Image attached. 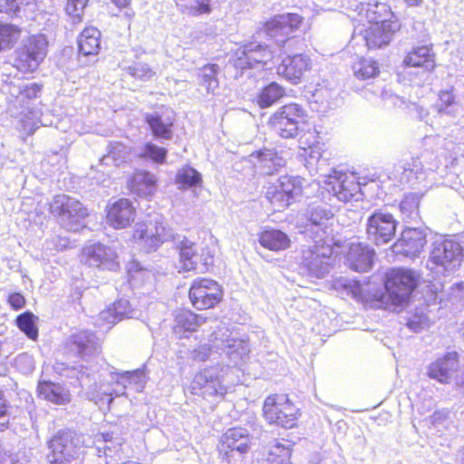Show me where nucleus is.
Returning <instances> with one entry per match:
<instances>
[{
    "label": "nucleus",
    "instance_id": "a18cd8bd",
    "mask_svg": "<svg viewBox=\"0 0 464 464\" xmlns=\"http://www.w3.org/2000/svg\"><path fill=\"white\" fill-rule=\"evenodd\" d=\"M87 3L88 0H67L65 11L71 17L72 23L78 24L82 22Z\"/></svg>",
    "mask_w": 464,
    "mask_h": 464
},
{
    "label": "nucleus",
    "instance_id": "f03ea898",
    "mask_svg": "<svg viewBox=\"0 0 464 464\" xmlns=\"http://www.w3.org/2000/svg\"><path fill=\"white\" fill-rule=\"evenodd\" d=\"M262 417L270 426L291 430L298 427L302 410L288 393L272 392L263 401Z\"/></svg>",
    "mask_w": 464,
    "mask_h": 464
},
{
    "label": "nucleus",
    "instance_id": "603ef678",
    "mask_svg": "<svg viewBox=\"0 0 464 464\" xmlns=\"http://www.w3.org/2000/svg\"><path fill=\"white\" fill-rule=\"evenodd\" d=\"M7 303L14 310H19L25 305L26 301L21 293L14 292L8 295Z\"/></svg>",
    "mask_w": 464,
    "mask_h": 464
},
{
    "label": "nucleus",
    "instance_id": "6ab92c4d",
    "mask_svg": "<svg viewBox=\"0 0 464 464\" xmlns=\"http://www.w3.org/2000/svg\"><path fill=\"white\" fill-rule=\"evenodd\" d=\"M208 318L189 308L180 307L172 314L171 332L178 339L189 338L198 332Z\"/></svg>",
    "mask_w": 464,
    "mask_h": 464
},
{
    "label": "nucleus",
    "instance_id": "2f4dec72",
    "mask_svg": "<svg viewBox=\"0 0 464 464\" xmlns=\"http://www.w3.org/2000/svg\"><path fill=\"white\" fill-rule=\"evenodd\" d=\"M101 48V34L95 27H86L78 37V49L84 56L98 54Z\"/></svg>",
    "mask_w": 464,
    "mask_h": 464
},
{
    "label": "nucleus",
    "instance_id": "49530a36",
    "mask_svg": "<svg viewBox=\"0 0 464 464\" xmlns=\"http://www.w3.org/2000/svg\"><path fill=\"white\" fill-rule=\"evenodd\" d=\"M298 136L300 147L304 150H312L320 144L319 131L314 127L307 129L303 133L300 132Z\"/></svg>",
    "mask_w": 464,
    "mask_h": 464
},
{
    "label": "nucleus",
    "instance_id": "37998d69",
    "mask_svg": "<svg viewBox=\"0 0 464 464\" xmlns=\"http://www.w3.org/2000/svg\"><path fill=\"white\" fill-rule=\"evenodd\" d=\"M227 393V388L223 383V380L217 374L210 372L208 382L204 392V398H223Z\"/></svg>",
    "mask_w": 464,
    "mask_h": 464
},
{
    "label": "nucleus",
    "instance_id": "b1692460",
    "mask_svg": "<svg viewBox=\"0 0 464 464\" xmlns=\"http://www.w3.org/2000/svg\"><path fill=\"white\" fill-rule=\"evenodd\" d=\"M156 176L145 169L134 170L127 179L129 192L136 197L149 198L157 190Z\"/></svg>",
    "mask_w": 464,
    "mask_h": 464
},
{
    "label": "nucleus",
    "instance_id": "ddd939ff",
    "mask_svg": "<svg viewBox=\"0 0 464 464\" xmlns=\"http://www.w3.org/2000/svg\"><path fill=\"white\" fill-rule=\"evenodd\" d=\"M464 253L459 243L452 239H442L433 243L428 262L431 269L446 274L459 268Z\"/></svg>",
    "mask_w": 464,
    "mask_h": 464
},
{
    "label": "nucleus",
    "instance_id": "f257e3e1",
    "mask_svg": "<svg viewBox=\"0 0 464 464\" xmlns=\"http://www.w3.org/2000/svg\"><path fill=\"white\" fill-rule=\"evenodd\" d=\"M354 26L366 48L375 51L391 44L401 23L389 5L376 2L361 5Z\"/></svg>",
    "mask_w": 464,
    "mask_h": 464
},
{
    "label": "nucleus",
    "instance_id": "20e7f679",
    "mask_svg": "<svg viewBox=\"0 0 464 464\" xmlns=\"http://www.w3.org/2000/svg\"><path fill=\"white\" fill-rule=\"evenodd\" d=\"M47 447L49 464H73L85 455L83 440L70 429L58 430L47 440Z\"/></svg>",
    "mask_w": 464,
    "mask_h": 464
},
{
    "label": "nucleus",
    "instance_id": "8fccbe9b",
    "mask_svg": "<svg viewBox=\"0 0 464 464\" xmlns=\"http://www.w3.org/2000/svg\"><path fill=\"white\" fill-rule=\"evenodd\" d=\"M428 325V319L423 314H413L407 321V326L413 332H420Z\"/></svg>",
    "mask_w": 464,
    "mask_h": 464
},
{
    "label": "nucleus",
    "instance_id": "dca6fc26",
    "mask_svg": "<svg viewBox=\"0 0 464 464\" xmlns=\"http://www.w3.org/2000/svg\"><path fill=\"white\" fill-rule=\"evenodd\" d=\"M136 218L137 208L128 198H120L106 206L105 221L113 229L130 227Z\"/></svg>",
    "mask_w": 464,
    "mask_h": 464
},
{
    "label": "nucleus",
    "instance_id": "c9c22d12",
    "mask_svg": "<svg viewBox=\"0 0 464 464\" xmlns=\"http://www.w3.org/2000/svg\"><path fill=\"white\" fill-rule=\"evenodd\" d=\"M249 157L256 160L259 168L265 169L266 174H273L280 166V157L276 150L263 148L253 151Z\"/></svg>",
    "mask_w": 464,
    "mask_h": 464
},
{
    "label": "nucleus",
    "instance_id": "5fc2aeb1",
    "mask_svg": "<svg viewBox=\"0 0 464 464\" xmlns=\"http://www.w3.org/2000/svg\"><path fill=\"white\" fill-rule=\"evenodd\" d=\"M0 464H16V462L4 449L0 448Z\"/></svg>",
    "mask_w": 464,
    "mask_h": 464
},
{
    "label": "nucleus",
    "instance_id": "393cba45",
    "mask_svg": "<svg viewBox=\"0 0 464 464\" xmlns=\"http://www.w3.org/2000/svg\"><path fill=\"white\" fill-rule=\"evenodd\" d=\"M333 249L329 244L315 242L313 246L303 250L301 266L310 274L317 275L322 269L324 260L332 255Z\"/></svg>",
    "mask_w": 464,
    "mask_h": 464
},
{
    "label": "nucleus",
    "instance_id": "a19ab883",
    "mask_svg": "<svg viewBox=\"0 0 464 464\" xmlns=\"http://www.w3.org/2000/svg\"><path fill=\"white\" fill-rule=\"evenodd\" d=\"M456 104L457 101L456 96L453 93V89L441 90L438 93V100L434 107L438 113L449 114Z\"/></svg>",
    "mask_w": 464,
    "mask_h": 464
},
{
    "label": "nucleus",
    "instance_id": "1a4fd4ad",
    "mask_svg": "<svg viewBox=\"0 0 464 464\" xmlns=\"http://www.w3.org/2000/svg\"><path fill=\"white\" fill-rule=\"evenodd\" d=\"M304 20L296 13L275 14L261 24L257 34L264 35L276 46L284 47L291 39L290 34L299 30Z\"/></svg>",
    "mask_w": 464,
    "mask_h": 464
},
{
    "label": "nucleus",
    "instance_id": "79ce46f5",
    "mask_svg": "<svg viewBox=\"0 0 464 464\" xmlns=\"http://www.w3.org/2000/svg\"><path fill=\"white\" fill-rule=\"evenodd\" d=\"M34 4V0H0V13L10 16H16L21 12H25Z\"/></svg>",
    "mask_w": 464,
    "mask_h": 464
},
{
    "label": "nucleus",
    "instance_id": "f3484780",
    "mask_svg": "<svg viewBox=\"0 0 464 464\" xmlns=\"http://www.w3.org/2000/svg\"><path fill=\"white\" fill-rule=\"evenodd\" d=\"M250 447L248 433L242 428H230L222 434L217 450L222 460L230 463L234 452L245 454Z\"/></svg>",
    "mask_w": 464,
    "mask_h": 464
},
{
    "label": "nucleus",
    "instance_id": "09e8293b",
    "mask_svg": "<svg viewBox=\"0 0 464 464\" xmlns=\"http://www.w3.org/2000/svg\"><path fill=\"white\" fill-rule=\"evenodd\" d=\"M90 343L89 334L85 332L72 334L68 340V347L72 351L82 353L87 349Z\"/></svg>",
    "mask_w": 464,
    "mask_h": 464
},
{
    "label": "nucleus",
    "instance_id": "9b49d317",
    "mask_svg": "<svg viewBox=\"0 0 464 464\" xmlns=\"http://www.w3.org/2000/svg\"><path fill=\"white\" fill-rule=\"evenodd\" d=\"M188 297L196 311L211 310L223 302L224 289L212 278L198 277L191 281Z\"/></svg>",
    "mask_w": 464,
    "mask_h": 464
},
{
    "label": "nucleus",
    "instance_id": "2eb2a0df",
    "mask_svg": "<svg viewBox=\"0 0 464 464\" xmlns=\"http://www.w3.org/2000/svg\"><path fill=\"white\" fill-rule=\"evenodd\" d=\"M311 58L304 53L289 54L276 65V73L285 81L296 85L301 83L312 71Z\"/></svg>",
    "mask_w": 464,
    "mask_h": 464
},
{
    "label": "nucleus",
    "instance_id": "4d7b16f0",
    "mask_svg": "<svg viewBox=\"0 0 464 464\" xmlns=\"http://www.w3.org/2000/svg\"><path fill=\"white\" fill-rule=\"evenodd\" d=\"M112 2L120 8L128 7L131 0H112Z\"/></svg>",
    "mask_w": 464,
    "mask_h": 464
},
{
    "label": "nucleus",
    "instance_id": "bb28decb",
    "mask_svg": "<svg viewBox=\"0 0 464 464\" xmlns=\"http://www.w3.org/2000/svg\"><path fill=\"white\" fill-rule=\"evenodd\" d=\"M404 67L422 68L427 72H432L436 68V53L432 44H423L413 47L403 59Z\"/></svg>",
    "mask_w": 464,
    "mask_h": 464
},
{
    "label": "nucleus",
    "instance_id": "58836bf2",
    "mask_svg": "<svg viewBox=\"0 0 464 464\" xmlns=\"http://www.w3.org/2000/svg\"><path fill=\"white\" fill-rule=\"evenodd\" d=\"M218 65L216 63H208L200 68L199 83L206 88L208 92L214 93L218 88Z\"/></svg>",
    "mask_w": 464,
    "mask_h": 464
},
{
    "label": "nucleus",
    "instance_id": "6e6552de",
    "mask_svg": "<svg viewBox=\"0 0 464 464\" xmlns=\"http://www.w3.org/2000/svg\"><path fill=\"white\" fill-rule=\"evenodd\" d=\"M47 52L48 42L43 34L30 35L15 49L12 66L21 73H33L44 63Z\"/></svg>",
    "mask_w": 464,
    "mask_h": 464
},
{
    "label": "nucleus",
    "instance_id": "f704fd0d",
    "mask_svg": "<svg viewBox=\"0 0 464 464\" xmlns=\"http://www.w3.org/2000/svg\"><path fill=\"white\" fill-rule=\"evenodd\" d=\"M22 34L21 26L0 21V53L13 49L20 41Z\"/></svg>",
    "mask_w": 464,
    "mask_h": 464
},
{
    "label": "nucleus",
    "instance_id": "473e14b6",
    "mask_svg": "<svg viewBox=\"0 0 464 464\" xmlns=\"http://www.w3.org/2000/svg\"><path fill=\"white\" fill-rule=\"evenodd\" d=\"M353 75L361 81L377 78L381 73L380 63L372 57L361 56L352 65Z\"/></svg>",
    "mask_w": 464,
    "mask_h": 464
},
{
    "label": "nucleus",
    "instance_id": "4c0bfd02",
    "mask_svg": "<svg viewBox=\"0 0 464 464\" xmlns=\"http://www.w3.org/2000/svg\"><path fill=\"white\" fill-rule=\"evenodd\" d=\"M400 212L404 222L416 221L420 218V198L416 194H407L399 205Z\"/></svg>",
    "mask_w": 464,
    "mask_h": 464
},
{
    "label": "nucleus",
    "instance_id": "de8ad7c7",
    "mask_svg": "<svg viewBox=\"0 0 464 464\" xmlns=\"http://www.w3.org/2000/svg\"><path fill=\"white\" fill-rule=\"evenodd\" d=\"M168 150L152 142H148L143 146V156L150 159L152 161L162 164L166 161Z\"/></svg>",
    "mask_w": 464,
    "mask_h": 464
},
{
    "label": "nucleus",
    "instance_id": "c756f323",
    "mask_svg": "<svg viewBox=\"0 0 464 464\" xmlns=\"http://www.w3.org/2000/svg\"><path fill=\"white\" fill-rule=\"evenodd\" d=\"M295 442L285 439H276L266 448V460L268 464H292Z\"/></svg>",
    "mask_w": 464,
    "mask_h": 464
},
{
    "label": "nucleus",
    "instance_id": "ea45409f",
    "mask_svg": "<svg viewBox=\"0 0 464 464\" xmlns=\"http://www.w3.org/2000/svg\"><path fill=\"white\" fill-rule=\"evenodd\" d=\"M37 317L30 311L24 312L16 316V326L31 340L38 338Z\"/></svg>",
    "mask_w": 464,
    "mask_h": 464
},
{
    "label": "nucleus",
    "instance_id": "cd10ccee",
    "mask_svg": "<svg viewBox=\"0 0 464 464\" xmlns=\"http://www.w3.org/2000/svg\"><path fill=\"white\" fill-rule=\"evenodd\" d=\"M374 250L368 245L356 242L352 243L346 254L349 266L357 272L368 271L373 263Z\"/></svg>",
    "mask_w": 464,
    "mask_h": 464
},
{
    "label": "nucleus",
    "instance_id": "864d4df0",
    "mask_svg": "<svg viewBox=\"0 0 464 464\" xmlns=\"http://www.w3.org/2000/svg\"><path fill=\"white\" fill-rule=\"evenodd\" d=\"M8 406L4 398V393L0 391V430H3L8 427Z\"/></svg>",
    "mask_w": 464,
    "mask_h": 464
},
{
    "label": "nucleus",
    "instance_id": "7c9ffc66",
    "mask_svg": "<svg viewBox=\"0 0 464 464\" xmlns=\"http://www.w3.org/2000/svg\"><path fill=\"white\" fill-rule=\"evenodd\" d=\"M285 96V88L276 82H271L259 90L254 99V102L258 108L266 109L276 104Z\"/></svg>",
    "mask_w": 464,
    "mask_h": 464
},
{
    "label": "nucleus",
    "instance_id": "72a5a7b5",
    "mask_svg": "<svg viewBox=\"0 0 464 464\" xmlns=\"http://www.w3.org/2000/svg\"><path fill=\"white\" fill-rule=\"evenodd\" d=\"M144 119L155 138L162 140H170L172 138V128L175 122L173 117L163 121L159 114H147Z\"/></svg>",
    "mask_w": 464,
    "mask_h": 464
},
{
    "label": "nucleus",
    "instance_id": "7ed1b4c3",
    "mask_svg": "<svg viewBox=\"0 0 464 464\" xmlns=\"http://www.w3.org/2000/svg\"><path fill=\"white\" fill-rule=\"evenodd\" d=\"M419 275L412 269L392 267L383 278L385 304L394 307H405L419 285Z\"/></svg>",
    "mask_w": 464,
    "mask_h": 464
},
{
    "label": "nucleus",
    "instance_id": "4468645a",
    "mask_svg": "<svg viewBox=\"0 0 464 464\" xmlns=\"http://www.w3.org/2000/svg\"><path fill=\"white\" fill-rule=\"evenodd\" d=\"M398 225L393 214L381 209L374 210L365 223L367 239L375 246L388 244L395 237Z\"/></svg>",
    "mask_w": 464,
    "mask_h": 464
},
{
    "label": "nucleus",
    "instance_id": "412c9836",
    "mask_svg": "<svg viewBox=\"0 0 464 464\" xmlns=\"http://www.w3.org/2000/svg\"><path fill=\"white\" fill-rule=\"evenodd\" d=\"M459 367V355L457 352H448L432 362L427 374L430 379L440 383L447 384L450 382L452 373Z\"/></svg>",
    "mask_w": 464,
    "mask_h": 464
},
{
    "label": "nucleus",
    "instance_id": "a878e982",
    "mask_svg": "<svg viewBox=\"0 0 464 464\" xmlns=\"http://www.w3.org/2000/svg\"><path fill=\"white\" fill-rule=\"evenodd\" d=\"M44 85L40 82H30L21 85L15 95H13L14 107L22 110L25 116L34 114V104L41 97Z\"/></svg>",
    "mask_w": 464,
    "mask_h": 464
},
{
    "label": "nucleus",
    "instance_id": "5701e85b",
    "mask_svg": "<svg viewBox=\"0 0 464 464\" xmlns=\"http://www.w3.org/2000/svg\"><path fill=\"white\" fill-rule=\"evenodd\" d=\"M36 395L39 399L58 406H64L72 401V394L68 387L50 380L38 381Z\"/></svg>",
    "mask_w": 464,
    "mask_h": 464
},
{
    "label": "nucleus",
    "instance_id": "c85d7f7f",
    "mask_svg": "<svg viewBox=\"0 0 464 464\" xmlns=\"http://www.w3.org/2000/svg\"><path fill=\"white\" fill-rule=\"evenodd\" d=\"M260 246L272 252H282L290 248V237L283 230L275 227H265L258 233Z\"/></svg>",
    "mask_w": 464,
    "mask_h": 464
},
{
    "label": "nucleus",
    "instance_id": "3c124183",
    "mask_svg": "<svg viewBox=\"0 0 464 464\" xmlns=\"http://www.w3.org/2000/svg\"><path fill=\"white\" fill-rule=\"evenodd\" d=\"M209 1L210 0H199V2L190 9V14L193 16L210 14L212 12V6Z\"/></svg>",
    "mask_w": 464,
    "mask_h": 464
},
{
    "label": "nucleus",
    "instance_id": "423d86ee",
    "mask_svg": "<svg viewBox=\"0 0 464 464\" xmlns=\"http://www.w3.org/2000/svg\"><path fill=\"white\" fill-rule=\"evenodd\" d=\"M49 212L69 232L84 228V220L90 216L89 209L82 201L66 194L53 198L49 203Z\"/></svg>",
    "mask_w": 464,
    "mask_h": 464
},
{
    "label": "nucleus",
    "instance_id": "f8f14e48",
    "mask_svg": "<svg viewBox=\"0 0 464 464\" xmlns=\"http://www.w3.org/2000/svg\"><path fill=\"white\" fill-rule=\"evenodd\" d=\"M302 195V186L295 178L282 176L275 182L270 183L265 192L274 212H281L296 202Z\"/></svg>",
    "mask_w": 464,
    "mask_h": 464
},
{
    "label": "nucleus",
    "instance_id": "39448f33",
    "mask_svg": "<svg viewBox=\"0 0 464 464\" xmlns=\"http://www.w3.org/2000/svg\"><path fill=\"white\" fill-rule=\"evenodd\" d=\"M308 121L305 108L291 102L280 106L267 120L268 128L279 138L291 140L298 137L302 126Z\"/></svg>",
    "mask_w": 464,
    "mask_h": 464
},
{
    "label": "nucleus",
    "instance_id": "13d9d810",
    "mask_svg": "<svg viewBox=\"0 0 464 464\" xmlns=\"http://www.w3.org/2000/svg\"><path fill=\"white\" fill-rule=\"evenodd\" d=\"M404 2L408 6L417 7L422 4L423 0H404Z\"/></svg>",
    "mask_w": 464,
    "mask_h": 464
},
{
    "label": "nucleus",
    "instance_id": "a211bd4d",
    "mask_svg": "<svg viewBox=\"0 0 464 464\" xmlns=\"http://www.w3.org/2000/svg\"><path fill=\"white\" fill-rule=\"evenodd\" d=\"M166 227L159 221L138 222L130 236V239L141 244L148 251L156 250L166 241Z\"/></svg>",
    "mask_w": 464,
    "mask_h": 464
},
{
    "label": "nucleus",
    "instance_id": "aec40b11",
    "mask_svg": "<svg viewBox=\"0 0 464 464\" xmlns=\"http://www.w3.org/2000/svg\"><path fill=\"white\" fill-rule=\"evenodd\" d=\"M427 245V235L424 230L416 227H405L394 243V247L401 255L409 257L419 256Z\"/></svg>",
    "mask_w": 464,
    "mask_h": 464
},
{
    "label": "nucleus",
    "instance_id": "c03bdc74",
    "mask_svg": "<svg viewBox=\"0 0 464 464\" xmlns=\"http://www.w3.org/2000/svg\"><path fill=\"white\" fill-rule=\"evenodd\" d=\"M209 375L210 372L206 369L197 372L188 386L189 393L204 398V392L208 382Z\"/></svg>",
    "mask_w": 464,
    "mask_h": 464
},
{
    "label": "nucleus",
    "instance_id": "e433bc0d",
    "mask_svg": "<svg viewBox=\"0 0 464 464\" xmlns=\"http://www.w3.org/2000/svg\"><path fill=\"white\" fill-rule=\"evenodd\" d=\"M175 183L179 189L185 190L196 187H202L203 180L201 174L196 169L184 166L177 171Z\"/></svg>",
    "mask_w": 464,
    "mask_h": 464
},
{
    "label": "nucleus",
    "instance_id": "6e6d98bb",
    "mask_svg": "<svg viewBox=\"0 0 464 464\" xmlns=\"http://www.w3.org/2000/svg\"><path fill=\"white\" fill-rule=\"evenodd\" d=\"M104 252H105V247L102 246L98 245V246H92V250H90L87 255H88L89 257L94 256L95 255L100 256V255L104 253ZM97 260L99 262H102V257H98Z\"/></svg>",
    "mask_w": 464,
    "mask_h": 464
},
{
    "label": "nucleus",
    "instance_id": "9d476101",
    "mask_svg": "<svg viewBox=\"0 0 464 464\" xmlns=\"http://www.w3.org/2000/svg\"><path fill=\"white\" fill-rule=\"evenodd\" d=\"M179 266L183 272L198 270L208 273L214 266L215 246H205L198 249L197 245L188 239H183L178 246Z\"/></svg>",
    "mask_w": 464,
    "mask_h": 464
},
{
    "label": "nucleus",
    "instance_id": "4be33fe9",
    "mask_svg": "<svg viewBox=\"0 0 464 464\" xmlns=\"http://www.w3.org/2000/svg\"><path fill=\"white\" fill-rule=\"evenodd\" d=\"M237 60L241 61L242 68H252L257 64H265L272 57L268 44L250 41L237 50Z\"/></svg>",
    "mask_w": 464,
    "mask_h": 464
},
{
    "label": "nucleus",
    "instance_id": "0eeeda50",
    "mask_svg": "<svg viewBox=\"0 0 464 464\" xmlns=\"http://www.w3.org/2000/svg\"><path fill=\"white\" fill-rule=\"evenodd\" d=\"M365 185L356 172L332 169L324 176L320 188L338 200L348 203L358 201L362 196V186Z\"/></svg>",
    "mask_w": 464,
    "mask_h": 464
}]
</instances>
